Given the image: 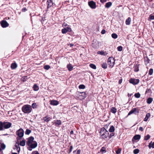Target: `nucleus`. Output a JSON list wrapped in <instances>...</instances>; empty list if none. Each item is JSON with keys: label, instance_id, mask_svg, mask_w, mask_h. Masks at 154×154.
<instances>
[{"label": "nucleus", "instance_id": "6e6552de", "mask_svg": "<svg viewBox=\"0 0 154 154\" xmlns=\"http://www.w3.org/2000/svg\"><path fill=\"white\" fill-rule=\"evenodd\" d=\"M139 112L138 110L136 108L133 109L128 113L127 116H129L130 115L134 114V115H137Z\"/></svg>", "mask_w": 154, "mask_h": 154}, {"label": "nucleus", "instance_id": "e433bc0d", "mask_svg": "<svg viewBox=\"0 0 154 154\" xmlns=\"http://www.w3.org/2000/svg\"><path fill=\"white\" fill-rule=\"evenodd\" d=\"M61 31L62 33L63 34H65L67 32V29H66V28L62 29Z\"/></svg>", "mask_w": 154, "mask_h": 154}, {"label": "nucleus", "instance_id": "1a4fd4ad", "mask_svg": "<svg viewBox=\"0 0 154 154\" xmlns=\"http://www.w3.org/2000/svg\"><path fill=\"white\" fill-rule=\"evenodd\" d=\"M89 6L92 9H95L96 8V3L93 1L89 2L88 3Z\"/></svg>", "mask_w": 154, "mask_h": 154}, {"label": "nucleus", "instance_id": "864d4df0", "mask_svg": "<svg viewBox=\"0 0 154 154\" xmlns=\"http://www.w3.org/2000/svg\"><path fill=\"white\" fill-rule=\"evenodd\" d=\"M106 32V31L105 29H103L101 32V33L102 34H104Z\"/></svg>", "mask_w": 154, "mask_h": 154}, {"label": "nucleus", "instance_id": "c756f323", "mask_svg": "<svg viewBox=\"0 0 154 154\" xmlns=\"http://www.w3.org/2000/svg\"><path fill=\"white\" fill-rule=\"evenodd\" d=\"M111 36L114 39H116L118 37V35L115 33H112L111 35Z\"/></svg>", "mask_w": 154, "mask_h": 154}, {"label": "nucleus", "instance_id": "4c0bfd02", "mask_svg": "<svg viewBox=\"0 0 154 154\" xmlns=\"http://www.w3.org/2000/svg\"><path fill=\"white\" fill-rule=\"evenodd\" d=\"M31 106L33 109L36 108L37 106L36 103H32Z\"/></svg>", "mask_w": 154, "mask_h": 154}, {"label": "nucleus", "instance_id": "7c9ffc66", "mask_svg": "<svg viewBox=\"0 0 154 154\" xmlns=\"http://www.w3.org/2000/svg\"><path fill=\"white\" fill-rule=\"evenodd\" d=\"M25 140H23L22 141H21L20 143V146H23L25 145Z\"/></svg>", "mask_w": 154, "mask_h": 154}, {"label": "nucleus", "instance_id": "72a5a7b5", "mask_svg": "<svg viewBox=\"0 0 154 154\" xmlns=\"http://www.w3.org/2000/svg\"><path fill=\"white\" fill-rule=\"evenodd\" d=\"M140 151V150L138 149H135L133 151V153L134 154H137Z\"/></svg>", "mask_w": 154, "mask_h": 154}, {"label": "nucleus", "instance_id": "49530a36", "mask_svg": "<svg viewBox=\"0 0 154 154\" xmlns=\"http://www.w3.org/2000/svg\"><path fill=\"white\" fill-rule=\"evenodd\" d=\"M66 29H67V32H70L72 31L71 29L69 27L67 26Z\"/></svg>", "mask_w": 154, "mask_h": 154}, {"label": "nucleus", "instance_id": "37998d69", "mask_svg": "<svg viewBox=\"0 0 154 154\" xmlns=\"http://www.w3.org/2000/svg\"><path fill=\"white\" fill-rule=\"evenodd\" d=\"M122 50V47L121 46H119L117 47V50L118 51H121Z\"/></svg>", "mask_w": 154, "mask_h": 154}, {"label": "nucleus", "instance_id": "dca6fc26", "mask_svg": "<svg viewBox=\"0 0 154 154\" xmlns=\"http://www.w3.org/2000/svg\"><path fill=\"white\" fill-rule=\"evenodd\" d=\"M79 96H82L84 98L86 97V93L84 92H79Z\"/></svg>", "mask_w": 154, "mask_h": 154}, {"label": "nucleus", "instance_id": "4be33fe9", "mask_svg": "<svg viewBox=\"0 0 154 154\" xmlns=\"http://www.w3.org/2000/svg\"><path fill=\"white\" fill-rule=\"evenodd\" d=\"M139 65H136L134 67V71L135 72H137L139 70Z\"/></svg>", "mask_w": 154, "mask_h": 154}, {"label": "nucleus", "instance_id": "58836bf2", "mask_svg": "<svg viewBox=\"0 0 154 154\" xmlns=\"http://www.w3.org/2000/svg\"><path fill=\"white\" fill-rule=\"evenodd\" d=\"M50 66L48 65H45L44 67V69L46 70H48L50 68Z\"/></svg>", "mask_w": 154, "mask_h": 154}, {"label": "nucleus", "instance_id": "9b49d317", "mask_svg": "<svg viewBox=\"0 0 154 154\" xmlns=\"http://www.w3.org/2000/svg\"><path fill=\"white\" fill-rule=\"evenodd\" d=\"M2 26L3 28L9 26V24L5 20H2L1 23Z\"/></svg>", "mask_w": 154, "mask_h": 154}, {"label": "nucleus", "instance_id": "a19ab883", "mask_svg": "<svg viewBox=\"0 0 154 154\" xmlns=\"http://www.w3.org/2000/svg\"><path fill=\"white\" fill-rule=\"evenodd\" d=\"M150 136L149 134H148L145 137L144 140H147L150 138Z\"/></svg>", "mask_w": 154, "mask_h": 154}, {"label": "nucleus", "instance_id": "0eeeda50", "mask_svg": "<svg viewBox=\"0 0 154 154\" xmlns=\"http://www.w3.org/2000/svg\"><path fill=\"white\" fill-rule=\"evenodd\" d=\"M16 134L19 137H22L23 135V130L22 129L20 128L17 131Z\"/></svg>", "mask_w": 154, "mask_h": 154}, {"label": "nucleus", "instance_id": "f8f14e48", "mask_svg": "<svg viewBox=\"0 0 154 154\" xmlns=\"http://www.w3.org/2000/svg\"><path fill=\"white\" fill-rule=\"evenodd\" d=\"M50 102V104L52 105L56 106L59 104V102L56 100H51Z\"/></svg>", "mask_w": 154, "mask_h": 154}, {"label": "nucleus", "instance_id": "ddd939ff", "mask_svg": "<svg viewBox=\"0 0 154 154\" xmlns=\"http://www.w3.org/2000/svg\"><path fill=\"white\" fill-rule=\"evenodd\" d=\"M17 64L15 63H13L11 64V68L12 69H14L17 68Z\"/></svg>", "mask_w": 154, "mask_h": 154}, {"label": "nucleus", "instance_id": "7ed1b4c3", "mask_svg": "<svg viewBox=\"0 0 154 154\" xmlns=\"http://www.w3.org/2000/svg\"><path fill=\"white\" fill-rule=\"evenodd\" d=\"M100 134L102 138H105L108 136L109 132L104 128H103L101 129Z\"/></svg>", "mask_w": 154, "mask_h": 154}, {"label": "nucleus", "instance_id": "473e14b6", "mask_svg": "<svg viewBox=\"0 0 154 154\" xmlns=\"http://www.w3.org/2000/svg\"><path fill=\"white\" fill-rule=\"evenodd\" d=\"M134 96L135 97L139 98L140 97V94L139 93H137L135 94Z\"/></svg>", "mask_w": 154, "mask_h": 154}, {"label": "nucleus", "instance_id": "412c9836", "mask_svg": "<svg viewBox=\"0 0 154 154\" xmlns=\"http://www.w3.org/2000/svg\"><path fill=\"white\" fill-rule=\"evenodd\" d=\"M153 101V99L151 97L148 98L146 102L148 104H150Z\"/></svg>", "mask_w": 154, "mask_h": 154}, {"label": "nucleus", "instance_id": "e2e57ef3", "mask_svg": "<svg viewBox=\"0 0 154 154\" xmlns=\"http://www.w3.org/2000/svg\"><path fill=\"white\" fill-rule=\"evenodd\" d=\"M122 81L121 80H119V83L120 84L122 83Z\"/></svg>", "mask_w": 154, "mask_h": 154}, {"label": "nucleus", "instance_id": "c03bdc74", "mask_svg": "<svg viewBox=\"0 0 154 154\" xmlns=\"http://www.w3.org/2000/svg\"><path fill=\"white\" fill-rule=\"evenodd\" d=\"M121 149L119 148L116 151V153L117 154H120L121 153Z\"/></svg>", "mask_w": 154, "mask_h": 154}, {"label": "nucleus", "instance_id": "f704fd0d", "mask_svg": "<svg viewBox=\"0 0 154 154\" xmlns=\"http://www.w3.org/2000/svg\"><path fill=\"white\" fill-rule=\"evenodd\" d=\"M152 142H151L149 143V148H151V147H152L153 148H154V142L152 144Z\"/></svg>", "mask_w": 154, "mask_h": 154}, {"label": "nucleus", "instance_id": "79ce46f5", "mask_svg": "<svg viewBox=\"0 0 154 154\" xmlns=\"http://www.w3.org/2000/svg\"><path fill=\"white\" fill-rule=\"evenodd\" d=\"M31 132V131L30 130L27 129H26L25 133L26 134H29Z\"/></svg>", "mask_w": 154, "mask_h": 154}, {"label": "nucleus", "instance_id": "13d9d810", "mask_svg": "<svg viewBox=\"0 0 154 154\" xmlns=\"http://www.w3.org/2000/svg\"><path fill=\"white\" fill-rule=\"evenodd\" d=\"M81 153V150L80 149H79L77 150V154H80Z\"/></svg>", "mask_w": 154, "mask_h": 154}, {"label": "nucleus", "instance_id": "bf43d9fd", "mask_svg": "<svg viewBox=\"0 0 154 154\" xmlns=\"http://www.w3.org/2000/svg\"><path fill=\"white\" fill-rule=\"evenodd\" d=\"M73 149V147L72 146H71L70 147V152H71Z\"/></svg>", "mask_w": 154, "mask_h": 154}, {"label": "nucleus", "instance_id": "774afa93", "mask_svg": "<svg viewBox=\"0 0 154 154\" xmlns=\"http://www.w3.org/2000/svg\"><path fill=\"white\" fill-rule=\"evenodd\" d=\"M12 154H17V153L14 152V153H12Z\"/></svg>", "mask_w": 154, "mask_h": 154}, {"label": "nucleus", "instance_id": "3c124183", "mask_svg": "<svg viewBox=\"0 0 154 154\" xmlns=\"http://www.w3.org/2000/svg\"><path fill=\"white\" fill-rule=\"evenodd\" d=\"M114 135V134L113 133H112L110 134L109 137L110 138L112 137Z\"/></svg>", "mask_w": 154, "mask_h": 154}, {"label": "nucleus", "instance_id": "a878e982", "mask_svg": "<svg viewBox=\"0 0 154 154\" xmlns=\"http://www.w3.org/2000/svg\"><path fill=\"white\" fill-rule=\"evenodd\" d=\"M102 67L104 69H106L107 67V64L106 63H103L101 64Z\"/></svg>", "mask_w": 154, "mask_h": 154}, {"label": "nucleus", "instance_id": "39448f33", "mask_svg": "<svg viewBox=\"0 0 154 154\" xmlns=\"http://www.w3.org/2000/svg\"><path fill=\"white\" fill-rule=\"evenodd\" d=\"M140 80L138 79L131 78L129 80V82L134 85H137L139 82Z\"/></svg>", "mask_w": 154, "mask_h": 154}, {"label": "nucleus", "instance_id": "20e7f679", "mask_svg": "<svg viewBox=\"0 0 154 154\" xmlns=\"http://www.w3.org/2000/svg\"><path fill=\"white\" fill-rule=\"evenodd\" d=\"M108 64L110 67L112 68L115 64V60L114 58L112 57H110L108 59Z\"/></svg>", "mask_w": 154, "mask_h": 154}, {"label": "nucleus", "instance_id": "423d86ee", "mask_svg": "<svg viewBox=\"0 0 154 154\" xmlns=\"http://www.w3.org/2000/svg\"><path fill=\"white\" fill-rule=\"evenodd\" d=\"M3 123V128L5 129H8L10 128L12 125L11 123L9 122H4Z\"/></svg>", "mask_w": 154, "mask_h": 154}, {"label": "nucleus", "instance_id": "6ab92c4d", "mask_svg": "<svg viewBox=\"0 0 154 154\" xmlns=\"http://www.w3.org/2000/svg\"><path fill=\"white\" fill-rule=\"evenodd\" d=\"M112 5V3L111 2H109L106 3L105 5V7L106 8H108L110 7Z\"/></svg>", "mask_w": 154, "mask_h": 154}, {"label": "nucleus", "instance_id": "052dcab7", "mask_svg": "<svg viewBox=\"0 0 154 154\" xmlns=\"http://www.w3.org/2000/svg\"><path fill=\"white\" fill-rule=\"evenodd\" d=\"M139 130L140 131H143V128L142 127H140V128H139Z\"/></svg>", "mask_w": 154, "mask_h": 154}, {"label": "nucleus", "instance_id": "4d7b16f0", "mask_svg": "<svg viewBox=\"0 0 154 154\" xmlns=\"http://www.w3.org/2000/svg\"><path fill=\"white\" fill-rule=\"evenodd\" d=\"M100 1L102 3H104L106 1V0H100Z\"/></svg>", "mask_w": 154, "mask_h": 154}, {"label": "nucleus", "instance_id": "5fc2aeb1", "mask_svg": "<svg viewBox=\"0 0 154 154\" xmlns=\"http://www.w3.org/2000/svg\"><path fill=\"white\" fill-rule=\"evenodd\" d=\"M32 154H39L37 151H35L32 152Z\"/></svg>", "mask_w": 154, "mask_h": 154}, {"label": "nucleus", "instance_id": "6e6d98bb", "mask_svg": "<svg viewBox=\"0 0 154 154\" xmlns=\"http://www.w3.org/2000/svg\"><path fill=\"white\" fill-rule=\"evenodd\" d=\"M27 11V9L26 8H23L22 9V11L23 12H25L26 11Z\"/></svg>", "mask_w": 154, "mask_h": 154}, {"label": "nucleus", "instance_id": "2eb2a0df", "mask_svg": "<svg viewBox=\"0 0 154 154\" xmlns=\"http://www.w3.org/2000/svg\"><path fill=\"white\" fill-rule=\"evenodd\" d=\"M67 67L69 71H71L73 69V67L72 65L71 64L69 63L68 64L67 66Z\"/></svg>", "mask_w": 154, "mask_h": 154}, {"label": "nucleus", "instance_id": "0e129e2a", "mask_svg": "<svg viewBox=\"0 0 154 154\" xmlns=\"http://www.w3.org/2000/svg\"><path fill=\"white\" fill-rule=\"evenodd\" d=\"M73 45H74L73 44H70V47H72L73 46Z\"/></svg>", "mask_w": 154, "mask_h": 154}, {"label": "nucleus", "instance_id": "f03ea898", "mask_svg": "<svg viewBox=\"0 0 154 154\" xmlns=\"http://www.w3.org/2000/svg\"><path fill=\"white\" fill-rule=\"evenodd\" d=\"M22 110L25 113H29L31 112L32 108L30 105H26L23 106Z\"/></svg>", "mask_w": 154, "mask_h": 154}, {"label": "nucleus", "instance_id": "5701e85b", "mask_svg": "<svg viewBox=\"0 0 154 154\" xmlns=\"http://www.w3.org/2000/svg\"><path fill=\"white\" fill-rule=\"evenodd\" d=\"M55 125L58 127L59 125H60L61 124V122L60 120H57L55 122Z\"/></svg>", "mask_w": 154, "mask_h": 154}, {"label": "nucleus", "instance_id": "338daca9", "mask_svg": "<svg viewBox=\"0 0 154 154\" xmlns=\"http://www.w3.org/2000/svg\"><path fill=\"white\" fill-rule=\"evenodd\" d=\"M73 132L72 131H71V132H70V133L71 134H72L73 133Z\"/></svg>", "mask_w": 154, "mask_h": 154}, {"label": "nucleus", "instance_id": "9d476101", "mask_svg": "<svg viewBox=\"0 0 154 154\" xmlns=\"http://www.w3.org/2000/svg\"><path fill=\"white\" fill-rule=\"evenodd\" d=\"M47 11L49 10L51 7L53 6V3L51 0H47Z\"/></svg>", "mask_w": 154, "mask_h": 154}, {"label": "nucleus", "instance_id": "4468645a", "mask_svg": "<svg viewBox=\"0 0 154 154\" xmlns=\"http://www.w3.org/2000/svg\"><path fill=\"white\" fill-rule=\"evenodd\" d=\"M140 136L139 135H137L134 136L132 139V141L134 142V140H139L140 139Z\"/></svg>", "mask_w": 154, "mask_h": 154}, {"label": "nucleus", "instance_id": "603ef678", "mask_svg": "<svg viewBox=\"0 0 154 154\" xmlns=\"http://www.w3.org/2000/svg\"><path fill=\"white\" fill-rule=\"evenodd\" d=\"M149 116H146L144 119V121H146L149 118Z\"/></svg>", "mask_w": 154, "mask_h": 154}, {"label": "nucleus", "instance_id": "a18cd8bd", "mask_svg": "<svg viewBox=\"0 0 154 154\" xmlns=\"http://www.w3.org/2000/svg\"><path fill=\"white\" fill-rule=\"evenodd\" d=\"M105 149H106L105 147H103L101 149L100 152H102V153H103V152H106V151Z\"/></svg>", "mask_w": 154, "mask_h": 154}, {"label": "nucleus", "instance_id": "f257e3e1", "mask_svg": "<svg viewBox=\"0 0 154 154\" xmlns=\"http://www.w3.org/2000/svg\"><path fill=\"white\" fill-rule=\"evenodd\" d=\"M34 138L31 137L28 138L26 142V144L29 146L28 149L30 151H31L32 149L35 148L37 146V143L34 141Z\"/></svg>", "mask_w": 154, "mask_h": 154}, {"label": "nucleus", "instance_id": "c85d7f7f", "mask_svg": "<svg viewBox=\"0 0 154 154\" xmlns=\"http://www.w3.org/2000/svg\"><path fill=\"white\" fill-rule=\"evenodd\" d=\"M90 66L94 69H96V65L93 64L91 63L89 65Z\"/></svg>", "mask_w": 154, "mask_h": 154}, {"label": "nucleus", "instance_id": "c9c22d12", "mask_svg": "<svg viewBox=\"0 0 154 154\" xmlns=\"http://www.w3.org/2000/svg\"><path fill=\"white\" fill-rule=\"evenodd\" d=\"M79 88L80 89H84L85 88V86L84 85H80L79 86Z\"/></svg>", "mask_w": 154, "mask_h": 154}, {"label": "nucleus", "instance_id": "69168bd1", "mask_svg": "<svg viewBox=\"0 0 154 154\" xmlns=\"http://www.w3.org/2000/svg\"><path fill=\"white\" fill-rule=\"evenodd\" d=\"M146 116H150V113H148L146 114Z\"/></svg>", "mask_w": 154, "mask_h": 154}, {"label": "nucleus", "instance_id": "393cba45", "mask_svg": "<svg viewBox=\"0 0 154 154\" xmlns=\"http://www.w3.org/2000/svg\"><path fill=\"white\" fill-rule=\"evenodd\" d=\"M117 111V109L115 107H112L110 110L111 112L115 113Z\"/></svg>", "mask_w": 154, "mask_h": 154}, {"label": "nucleus", "instance_id": "680f3d73", "mask_svg": "<svg viewBox=\"0 0 154 154\" xmlns=\"http://www.w3.org/2000/svg\"><path fill=\"white\" fill-rule=\"evenodd\" d=\"M63 25L64 26H67V24L65 23H64L63 24Z\"/></svg>", "mask_w": 154, "mask_h": 154}, {"label": "nucleus", "instance_id": "ea45409f", "mask_svg": "<svg viewBox=\"0 0 154 154\" xmlns=\"http://www.w3.org/2000/svg\"><path fill=\"white\" fill-rule=\"evenodd\" d=\"M3 130V123L1 122H0V130L2 131Z\"/></svg>", "mask_w": 154, "mask_h": 154}, {"label": "nucleus", "instance_id": "aec40b11", "mask_svg": "<svg viewBox=\"0 0 154 154\" xmlns=\"http://www.w3.org/2000/svg\"><path fill=\"white\" fill-rule=\"evenodd\" d=\"M33 88L34 91H37L39 89L38 86L36 84L33 85Z\"/></svg>", "mask_w": 154, "mask_h": 154}, {"label": "nucleus", "instance_id": "cd10ccee", "mask_svg": "<svg viewBox=\"0 0 154 154\" xmlns=\"http://www.w3.org/2000/svg\"><path fill=\"white\" fill-rule=\"evenodd\" d=\"M97 53L98 54H100L102 55H105V54L104 52L103 51H99L97 52Z\"/></svg>", "mask_w": 154, "mask_h": 154}, {"label": "nucleus", "instance_id": "b1692460", "mask_svg": "<svg viewBox=\"0 0 154 154\" xmlns=\"http://www.w3.org/2000/svg\"><path fill=\"white\" fill-rule=\"evenodd\" d=\"M51 119L49 117H48V116H47L44 117L43 120L44 121L47 122L50 121Z\"/></svg>", "mask_w": 154, "mask_h": 154}, {"label": "nucleus", "instance_id": "8fccbe9b", "mask_svg": "<svg viewBox=\"0 0 154 154\" xmlns=\"http://www.w3.org/2000/svg\"><path fill=\"white\" fill-rule=\"evenodd\" d=\"M149 17L151 20H154V15H150Z\"/></svg>", "mask_w": 154, "mask_h": 154}, {"label": "nucleus", "instance_id": "bb28decb", "mask_svg": "<svg viewBox=\"0 0 154 154\" xmlns=\"http://www.w3.org/2000/svg\"><path fill=\"white\" fill-rule=\"evenodd\" d=\"M115 130V128L114 127L112 126V125L109 130V131L110 132H113Z\"/></svg>", "mask_w": 154, "mask_h": 154}, {"label": "nucleus", "instance_id": "f3484780", "mask_svg": "<svg viewBox=\"0 0 154 154\" xmlns=\"http://www.w3.org/2000/svg\"><path fill=\"white\" fill-rule=\"evenodd\" d=\"M144 62L146 64H147L149 63L150 60L149 59V58L147 57H146L144 58Z\"/></svg>", "mask_w": 154, "mask_h": 154}, {"label": "nucleus", "instance_id": "de8ad7c7", "mask_svg": "<svg viewBox=\"0 0 154 154\" xmlns=\"http://www.w3.org/2000/svg\"><path fill=\"white\" fill-rule=\"evenodd\" d=\"M1 148L2 149H5V146L4 144L3 143H2L1 144Z\"/></svg>", "mask_w": 154, "mask_h": 154}, {"label": "nucleus", "instance_id": "2f4dec72", "mask_svg": "<svg viewBox=\"0 0 154 154\" xmlns=\"http://www.w3.org/2000/svg\"><path fill=\"white\" fill-rule=\"evenodd\" d=\"M153 69L152 68L150 69L149 71V75H152L153 73Z\"/></svg>", "mask_w": 154, "mask_h": 154}, {"label": "nucleus", "instance_id": "a211bd4d", "mask_svg": "<svg viewBox=\"0 0 154 154\" xmlns=\"http://www.w3.org/2000/svg\"><path fill=\"white\" fill-rule=\"evenodd\" d=\"M131 21V18L129 17L125 21L126 24L127 25H129L130 24Z\"/></svg>", "mask_w": 154, "mask_h": 154}, {"label": "nucleus", "instance_id": "09e8293b", "mask_svg": "<svg viewBox=\"0 0 154 154\" xmlns=\"http://www.w3.org/2000/svg\"><path fill=\"white\" fill-rule=\"evenodd\" d=\"M26 76L23 77L22 78V80L23 82H25L26 81Z\"/></svg>", "mask_w": 154, "mask_h": 154}]
</instances>
